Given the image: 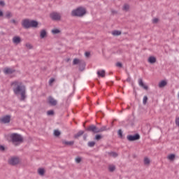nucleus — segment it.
Listing matches in <instances>:
<instances>
[{"label": "nucleus", "instance_id": "obj_11", "mask_svg": "<svg viewBox=\"0 0 179 179\" xmlns=\"http://www.w3.org/2000/svg\"><path fill=\"white\" fill-rule=\"evenodd\" d=\"M138 85L141 87H143L144 90H149V87L148 85H145V83H143V80H142V78L138 79Z\"/></svg>", "mask_w": 179, "mask_h": 179}, {"label": "nucleus", "instance_id": "obj_26", "mask_svg": "<svg viewBox=\"0 0 179 179\" xmlns=\"http://www.w3.org/2000/svg\"><path fill=\"white\" fill-rule=\"evenodd\" d=\"M95 145H96V142H94V141H89L87 143L88 148H94Z\"/></svg>", "mask_w": 179, "mask_h": 179}, {"label": "nucleus", "instance_id": "obj_57", "mask_svg": "<svg viewBox=\"0 0 179 179\" xmlns=\"http://www.w3.org/2000/svg\"><path fill=\"white\" fill-rule=\"evenodd\" d=\"M98 84H99V85L100 84V81H98Z\"/></svg>", "mask_w": 179, "mask_h": 179}, {"label": "nucleus", "instance_id": "obj_43", "mask_svg": "<svg viewBox=\"0 0 179 179\" xmlns=\"http://www.w3.org/2000/svg\"><path fill=\"white\" fill-rule=\"evenodd\" d=\"M116 66H118V68H122V63L121 62L116 63Z\"/></svg>", "mask_w": 179, "mask_h": 179}, {"label": "nucleus", "instance_id": "obj_46", "mask_svg": "<svg viewBox=\"0 0 179 179\" xmlns=\"http://www.w3.org/2000/svg\"><path fill=\"white\" fill-rule=\"evenodd\" d=\"M85 55L87 58H89L90 57V52H85Z\"/></svg>", "mask_w": 179, "mask_h": 179}, {"label": "nucleus", "instance_id": "obj_37", "mask_svg": "<svg viewBox=\"0 0 179 179\" xmlns=\"http://www.w3.org/2000/svg\"><path fill=\"white\" fill-rule=\"evenodd\" d=\"M47 114L48 115H54L55 113H54V110H50L47 111Z\"/></svg>", "mask_w": 179, "mask_h": 179}, {"label": "nucleus", "instance_id": "obj_17", "mask_svg": "<svg viewBox=\"0 0 179 179\" xmlns=\"http://www.w3.org/2000/svg\"><path fill=\"white\" fill-rule=\"evenodd\" d=\"M40 37L41 38H45V37H47V31L45 29H42L41 31Z\"/></svg>", "mask_w": 179, "mask_h": 179}, {"label": "nucleus", "instance_id": "obj_32", "mask_svg": "<svg viewBox=\"0 0 179 179\" xmlns=\"http://www.w3.org/2000/svg\"><path fill=\"white\" fill-rule=\"evenodd\" d=\"M148 96H144L143 99V104L144 106H146V103H148Z\"/></svg>", "mask_w": 179, "mask_h": 179}, {"label": "nucleus", "instance_id": "obj_50", "mask_svg": "<svg viewBox=\"0 0 179 179\" xmlns=\"http://www.w3.org/2000/svg\"><path fill=\"white\" fill-rule=\"evenodd\" d=\"M72 94H73V93H71V94H70L69 95V96H68V98H67V99H66V104H68V101H69V97H71Z\"/></svg>", "mask_w": 179, "mask_h": 179}, {"label": "nucleus", "instance_id": "obj_53", "mask_svg": "<svg viewBox=\"0 0 179 179\" xmlns=\"http://www.w3.org/2000/svg\"><path fill=\"white\" fill-rule=\"evenodd\" d=\"M3 16V12L0 10V17H2Z\"/></svg>", "mask_w": 179, "mask_h": 179}, {"label": "nucleus", "instance_id": "obj_45", "mask_svg": "<svg viewBox=\"0 0 179 179\" xmlns=\"http://www.w3.org/2000/svg\"><path fill=\"white\" fill-rule=\"evenodd\" d=\"M10 23H13V24H17V22L15 21V19H13L10 21Z\"/></svg>", "mask_w": 179, "mask_h": 179}, {"label": "nucleus", "instance_id": "obj_59", "mask_svg": "<svg viewBox=\"0 0 179 179\" xmlns=\"http://www.w3.org/2000/svg\"><path fill=\"white\" fill-rule=\"evenodd\" d=\"M83 127H85V124H83Z\"/></svg>", "mask_w": 179, "mask_h": 179}, {"label": "nucleus", "instance_id": "obj_47", "mask_svg": "<svg viewBox=\"0 0 179 179\" xmlns=\"http://www.w3.org/2000/svg\"><path fill=\"white\" fill-rule=\"evenodd\" d=\"M158 22H159V18H154L152 20V22L155 24L157 23Z\"/></svg>", "mask_w": 179, "mask_h": 179}, {"label": "nucleus", "instance_id": "obj_54", "mask_svg": "<svg viewBox=\"0 0 179 179\" xmlns=\"http://www.w3.org/2000/svg\"><path fill=\"white\" fill-rule=\"evenodd\" d=\"M112 13L114 15V14L117 13V11H115V10H112Z\"/></svg>", "mask_w": 179, "mask_h": 179}, {"label": "nucleus", "instance_id": "obj_62", "mask_svg": "<svg viewBox=\"0 0 179 179\" xmlns=\"http://www.w3.org/2000/svg\"><path fill=\"white\" fill-rule=\"evenodd\" d=\"M96 104H99V102H97Z\"/></svg>", "mask_w": 179, "mask_h": 179}, {"label": "nucleus", "instance_id": "obj_35", "mask_svg": "<svg viewBox=\"0 0 179 179\" xmlns=\"http://www.w3.org/2000/svg\"><path fill=\"white\" fill-rule=\"evenodd\" d=\"M150 164V159L149 158L145 157L144 159V164Z\"/></svg>", "mask_w": 179, "mask_h": 179}, {"label": "nucleus", "instance_id": "obj_36", "mask_svg": "<svg viewBox=\"0 0 179 179\" xmlns=\"http://www.w3.org/2000/svg\"><path fill=\"white\" fill-rule=\"evenodd\" d=\"M101 138H103V137L101 136V135H100V134H96V135L95 136L94 139H95V141H100V139H101Z\"/></svg>", "mask_w": 179, "mask_h": 179}, {"label": "nucleus", "instance_id": "obj_14", "mask_svg": "<svg viewBox=\"0 0 179 179\" xmlns=\"http://www.w3.org/2000/svg\"><path fill=\"white\" fill-rule=\"evenodd\" d=\"M13 43L14 44H20L22 43V38L20 36H14L13 38Z\"/></svg>", "mask_w": 179, "mask_h": 179}, {"label": "nucleus", "instance_id": "obj_56", "mask_svg": "<svg viewBox=\"0 0 179 179\" xmlns=\"http://www.w3.org/2000/svg\"><path fill=\"white\" fill-rule=\"evenodd\" d=\"M134 93H135V96H136V91H134Z\"/></svg>", "mask_w": 179, "mask_h": 179}, {"label": "nucleus", "instance_id": "obj_40", "mask_svg": "<svg viewBox=\"0 0 179 179\" xmlns=\"http://www.w3.org/2000/svg\"><path fill=\"white\" fill-rule=\"evenodd\" d=\"M98 115H99V117H101V118H103V117H104V113H103V112L99 111L98 112Z\"/></svg>", "mask_w": 179, "mask_h": 179}, {"label": "nucleus", "instance_id": "obj_49", "mask_svg": "<svg viewBox=\"0 0 179 179\" xmlns=\"http://www.w3.org/2000/svg\"><path fill=\"white\" fill-rule=\"evenodd\" d=\"M127 75H128V78H127L126 82L130 83L131 82V77L129 76V73H127Z\"/></svg>", "mask_w": 179, "mask_h": 179}, {"label": "nucleus", "instance_id": "obj_31", "mask_svg": "<svg viewBox=\"0 0 179 179\" xmlns=\"http://www.w3.org/2000/svg\"><path fill=\"white\" fill-rule=\"evenodd\" d=\"M117 135L119 136V138H120L121 139H122V138H124V136L122 134V129H119L117 131Z\"/></svg>", "mask_w": 179, "mask_h": 179}, {"label": "nucleus", "instance_id": "obj_7", "mask_svg": "<svg viewBox=\"0 0 179 179\" xmlns=\"http://www.w3.org/2000/svg\"><path fill=\"white\" fill-rule=\"evenodd\" d=\"M50 17L52 19V20H54L55 22H58L61 20V15L57 12H52L50 14Z\"/></svg>", "mask_w": 179, "mask_h": 179}, {"label": "nucleus", "instance_id": "obj_63", "mask_svg": "<svg viewBox=\"0 0 179 179\" xmlns=\"http://www.w3.org/2000/svg\"><path fill=\"white\" fill-rule=\"evenodd\" d=\"M178 16H179V13H178Z\"/></svg>", "mask_w": 179, "mask_h": 179}, {"label": "nucleus", "instance_id": "obj_61", "mask_svg": "<svg viewBox=\"0 0 179 179\" xmlns=\"http://www.w3.org/2000/svg\"><path fill=\"white\" fill-rule=\"evenodd\" d=\"M87 100H88V101H89V98H87Z\"/></svg>", "mask_w": 179, "mask_h": 179}, {"label": "nucleus", "instance_id": "obj_24", "mask_svg": "<svg viewBox=\"0 0 179 179\" xmlns=\"http://www.w3.org/2000/svg\"><path fill=\"white\" fill-rule=\"evenodd\" d=\"M122 10L124 12H128L129 10V5L128 3L124 4Z\"/></svg>", "mask_w": 179, "mask_h": 179}, {"label": "nucleus", "instance_id": "obj_19", "mask_svg": "<svg viewBox=\"0 0 179 179\" xmlns=\"http://www.w3.org/2000/svg\"><path fill=\"white\" fill-rule=\"evenodd\" d=\"M83 134H85L84 131H82V130L79 131L76 134L74 135L75 139H78V138L82 136Z\"/></svg>", "mask_w": 179, "mask_h": 179}, {"label": "nucleus", "instance_id": "obj_34", "mask_svg": "<svg viewBox=\"0 0 179 179\" xmlns=\"http://www.w3.org/2000/svg\"><path fill=\"white\" fill-rule=\"evenodd\" d=\"M115 171V166L112 165L109 166V171H110V173H113V171Z\"/></svg>", "mask_w": 179, "mask_h": 179}, {"label": "nucleus", "instance_id": "obj_3", "mask_svg": "<svg viewBox=\"0 0 179 179\" xmlns=\"http://www.w3.org/2000/svg\"><path fill=\"white\" fill-rule=\"evenodd\" d=\"M86 13V8H84L83 7H78L75 10H73L71 11V16L76 17H82L83 16H85V14Z\"/></svg>", "mask_w": 179, "mask_h": 179}, {"label": "nucleus", "instance_id": "obj_5", "mask_svg": "<svg viewBox=\"0 0 179 179\" xmlns=\"http://www.w3.org/2000/svg\"><path fill=\"white\" fill-rule=\"evenodd\" d=\"M127 139L129 142H135V141H139V139H141V135L138 133L134 135L129 134L127 136Z\"/></svg>", "mask_w": 179, "mask_h": 179}, {"label": "nucleus", "instance_id": "obj_9", "mask_svg": "<svg viewBox=\"0 0 179 179\" xmlns=\"http://www.w3.org/2000/svg\"><path fill=\"white\" fill-rule=\"evenodd\" d=\"M0 122H1V124H9L10 122V115H6L1 117Z\"/></svg>", "mask_w": 179, "mask_h": 179}, {"label": "nucleus", "instance_id": "obj_33", "mask_svg": "<svg viewBox=\"0 0 179 179\" xmlns=\"http://www.w3.org/2000/svg\"><path fill=\"white\" fill-rule=\"evenodd\" d=\"M54 135L55 136H59V135H61V131H59V130H55L54 131Z\"/></svg>", "mask_w": 179, "mask_h": 179}, {"label": "nucleus", "instance_id": "obj_52", "mask_svg": "<svg viewBox=\"0 0 179 179\" xmlns=\"http://www.w3.org/2000/svg\"><path fill=\"white\" fill-rule=\"evenodd\" d=\"M0 6H5V1H0Z\"/></svg>", "mask_w": 179, "mask_h": 179}, {"label": "nucleus", "instance_id": "obj_28", "mask_svg": "<svg viewBox=\"0 0 179 179\" xmlns=\"http://www.w3.org/2000/svg\"><path fill=\"white\" fill-rule=\"evenodd\" d=\"M113 36H121V31L115 30L112 32Z\"/></svg>", "mask_w": 179, "mask_h": 179}, {"label": "nucleus", "instance_id": "obj_6", "mask_svg": "<svg viewBox=\"0 0 179 179\" xmlns=\"http://www.w3.org/2000/svg\"><path fill=\"white\" fill-rule=\"evenodd\" d=\"M85 131H87V132H92V134H99V128L94 124L85 127Z\"/></svg>", "mask_w": 179, "mask_h": 179}, {"label": "nucleus", "instance_id": "obj_21", "mask_svg": "<svg viewBox=\"0 0 179 179\" xmlns=\"http://www.w3.org/2000/svg\"><path fill=\"white\" fill-rule=\"evenodd\" d=\"M38 173L39 176H44V174H45V169H44V168H39L38 169Z\"/></svg>", "mask_w": 179, "mask_h": 179}, {"label": "nucleus", "instance_id": "obj_2", "mask_svg": "<svg viewBox=\"0 0 179 179\" xmlns=\"http://www.w3.org/2000/svg\"><path fill=\"white\" fill-rule=\"evenodd\" d=\"M22 26L24 29H37L38 22L36 20L24 19L22 21Z\"/></svg>", "mask_w": 179, "mask_h": 179}, {"label": "nucleus", "instance_id": "obj_16", "mask_svg": "<svg viewBox=\"0 0 179 179\" xmlns=\"http://www.w3.org/2000/svg\"><path fill=\"white\" fill-rule=\"evenodd\" d=\"M110 130V128H107V126H102L100 129L98 128V134H100V132H104V131H108Z\"/></svg>", "mask_w": 179, "mask_h": 179}, {"label": "nucleus", "instance_id": "obj_42", "mask_svg": "<svg viewBox=\"0 0 179 179\" xmlns=\"http://www.w3.org/2000/svg\"><path fill=\"white\" fill-rule=\"evenodd\" d=\"M175 122H176V125H177V127H179V117H176Z\"/></svg>", "mask_w": 179, "mask_h": 179}, {"label": "nucleus", "instance_id": "obj_15", "mask_svg": "<svg viewBox=\"0 0 179 179\" xmlns=\"http://www.w3.org/2000/svg\"><path fill=\"white\" fill-rule=\"evenodd\" d=\"M96 73H97L99 78H105L106 77V71L105 70L98 71Z\"/></svg>", "mask_w": 179, "mask_h": 179}, {"label": "nucleus", "instance_id": "obj_12", "mask_svg": "<svg viewBox=\"0 0 179 179\" xmlns=\"http://www.w3.org/2000/svg\"><path fill=\"white\" fill-rule=\"evenodd\" d=\"M78 65L79 71H80V72H83V70L86 68V62H85L84 60H81Z\"/></svg>", "mask_w": 179, "mask_h": 179}, {"label": "nucleus", "instance_id": "obj_23", "mask_svg": "<svg viewBox=\"0 0 179 179\" xmlns=\"http://www.w3.org/2000/svg\"><path fill=\"white\" fill-rule=\"evenodd\" d=\"M62 143H63V145H67V146H72L73 145V143H75V142L63 141Z\"/></svg>", "mask_w": 179, "mask_h": 179}, {"label": "nucleus", "instance_id": "obj_60", "mask_svg": "<svg viewBox=\"0 0 179 179\" xmlns=\"http://www.w3.org/2000/svg\"><path fill=\"white\" fill-rule=\"evenodd\" d=\"M92 86H94V84H92Z\"/></svg>", "mask_w": 179, "mask_h": 179}, {"label": "nucleus", "instance_id": "obj_13", "mask_svg": "<svg viewBox=\"0 0 179 179\" xmlns=\"http://www.w3.org/2000/svg\"><path fill=\"white\" fill-rule=\"evenodd\" d=\"M15 72H16V70L12 69L10 68H6L4 69V73L6 75H12V73H15Z\"/></svg>", "mask_w": 179, "mask_h": 179}, {"label": "nucleus", "instance_id": "obj_55", "mask_svg": "<svg viewBox=\"0 0 179 179\" xmlns=\"http://www.w3.org/2000/svg\"><path fill=\"white\" fill-rule=\"evenodd\" d=\"M120 80V78L116 77V80Z\"/></svg>", "mask_w": 179, "mask_h": 179}, {"label": "nucleus", "instance_id": "obj_27", "mask_svg": "<svg viewBox=\"0 0 179 179\" xmlns=\"http://www.w3.org/2000/svg\"><path fill=\"white\" fill-rule=\"evenodd\" d=\"M167 159H169V160H170L171 162H173V160H174V159H176V155L174 154H171L167 157Z\"/></svg>", "mask_w": 179, "mask_h": 179}, {"label": "nucleus", "instance_id": "obj_51", "mask_svg": "<svg viewBox=\"0 0 179 179\" xmlns=\"http://www.w3.org/2000/svg\"><path fill=\"white\" fill-rule=\"evenodd\" d=\"M83 140H84V141H87V134H85L83 135Z\"/></svg>", "mask_w": 179, "mask_h": 179}, {"label": "nucleus", "instance_id": "obj_22", "mask_svg": "<svg viewBox=\"0 0 179 179\" xmlns=\"http://www.w3.org/2000/svg\"><path fill=\"white\" fill-rule=\"evenodd\" d=\"M13 16V15L12 14V13L10 11H7L4 15V17L6 19H10V17H12Z\"/></svg>", "mask_w": 179, "mask_h": 179}, {"label": "nucleus", "instance_id": "obj_30", "mask_svg": "<svg viewBox=\"0 0 179 179\" xmlns=\"http://www.w3.org/2000/svg\"><path fill=\"white\" fill-rule=\"evenodd\" d=\"M52 34H59V33H61V30L58 29H54L52 30Z\"/></svg>", "mask_w": 179, "mask_h": 179}, {"label": "nucleus", "instance_id": "obj_1", "mask_svg": "<svg viewBox=\"0 0 179 179\" xmlns=\"http://www.w3.org/2000/svg\"><path fill=\"white\" fill-rule=\"evenodd\" d=\"M11 86H13V92L15 96L21 95V101L26 100V85H22V83H19L18 81H14L11 83Z\"/></svg>", "mask_w": 179, "mask_h": 179}, {"label": "nucleus", "instance_id": "obj_10", "mask_svg": "<svg viewBox=\"0 0 179 179\" xmlns=\"http://www.w3.org/2000/svg\"><path fill=\"white\" fill-rule=\"evenodd\" d=\"M48 104H50V106H52V107H55V106H57V104H58V102L57 101V100H55L51 96H50L48 98Z\"/></svg>", "mask_w": 179, "mask_h": 179}, {"label": "nucleus", "instance_id": "obj_38", "mask_svg": "<svg viewBox=\"0 0 179 179\" xmlns=\"http://www.w3.org/2000/svg\"><path fill=\"white\" fill-rule=\"evenodd\" d=\"M26 48H29V50H31V48H33V45L30 43H26Z\"/></svg>", "mask_w": 179, "mask_h": 179}, {"label": "nucleus", "instance_id": "obj_25", "mask_svg": "<svg viewBox=\"0 0 179 179\" xmlns=\"http://www.w3.org/2000/svg\"><path fill=\"white\" fill-rule=\"evenodd\" d=\"M82 60L78 59V58H75L73 61V65H79L80 64V62Z\"/></svg>", "mask_w": 179, "mask_h": 179}, {"label": "nucleus", "instance_id": "obj_44", "mask_svg": "<svg viewBox=\"0 0 179 179\" xmlns=\"http://www.w3.org/2000/svg\"><path fill=\"white\" fill-rule=\"evenodd\" d=\"M54 82H55V78H50L49 80V85H51L52 83H54Z\"/></svg>", "mask_w": 179, "mask_h": 179}, {"label": "nucleus", "instance_id": "obj_4", "mask_svg": "<svg viewBox=\"0 0 179 179\" xmlns=\"http://www.w3.org/2000/svg\"><path fill=\"white\" fill-rule=\"evenodd\" d=\"M10 138L13 143H22L23 142V137L22 135L17 133L12 134Z\"/></svg>", "mask_w": 179, "mask_h": 179}, {"label": "nucleus", "instance_id": "obj_20", "mask_svg": "<svg viewBox=\"0 0 179 179\" xmlns=\"http://www.w3.org/2000/svg\"><path fill=\"white\" fill-rule=\"evenodd\" d=\"M167 85V81L162 80V81L159 82V87H164V86Z\"/></svg>", "mask_w": 179, "mask_h": 179}, {"label": "nucleus", "instance_id": "obj_64", "mask_svg": "<svg viewBox=\"0 0 179 179\" xmlns=\"http://www.w3.org/2000/svg\"><path fill=\"white\" fill-rule=\"evenodd\" d=\"M110 74L113 73L112 72L110 73Z\"/></svg>", "mask_w": 179, "mask_h": 179}, {"label": "nucleus", "instance_id": "obj_18", "mask_svg": "<svg viewBox=\"0 0 179 179\" xmlns=\"http://www.w3.org/2000/svg\"><path fill=\"white\" fill-rule=\"evenodd\" d=\"M156 58L154 57V56H150L149 58H148V62L149 64H155L156 63Z\"/></svg>", "mask_w": 179, "mask_h": 179}, {"label": "nucleus", "instance_id": "obj_58", "mask_svg": "<svg viewBox=\"0 0 179 179\" xmlns=\"http://www.w3.org/2000/svg\"><path fill=\"white\" fill-rule=\"evenodd\" d=\"M131 126H134V123L131 124Z\"/></svg>", "mask_w": 179, "mask_h": 179}, {"label": "nucleus", "instance_id": "obj_48", "mask_svg": "<svg viewBox=\"0 0 179 179\" xmlns=\"http://www.w3.org/2000/svg\"><path fill=\"white\" fill-rule=\"evenodd\" d=\"M106 85L108 86H112V85H114V82H113V81L108 82V83H106Z\"/></svg>", "mask_w": 179, "mask_h": 179}, {"label": "nucleus", "instance_id": "obj_29", "mask_svg": "<svg viewBox=\"0 0 179 179\" xmlns=\"http://www.w3.org/2000/svg\"><path fill=\"white\" fill-rule=\"evenodd\" d=\"M109 156H112V157H118V154L115 152H108Z\"/></svg>", "mask_w": 179, "mask_h": 179}, {"label": "nucleus", "instance_id": "obj_39", "mask_svg": "<svg viewBox=\"0 0 179 179\" xmlns=\"http://www.w3.org/2000/svg\"><path fill=\"white\" fill-rule=\"evenodd\" d=\"M80 162H82V158H80V157L76 158V163L79 164V163H80Z\"/></svg>", "mask_w": 179, "mask_h": 179}, {"label": "nucleus", "instance_id": "obj_41", "mask_svg": "<svg viewBox=\"0 0 179 179\" xmlns=\"http://www.w3.org/2000/svg\"><path fill=\"white\" fill-rule=\"evenodd\" d=\"M5 146L0 145V151L1 152H5Z\"/></svg>", "mask_w": 179, "mask_h": 179}, {"label": "nucleus", "instance_id": "obj_8", "mask_svg": "<svg viewBox=\"0 0 179 179\" xmlns=\"http://www.w3.org/2000/svg\"><path fill=\"white\" fill-rule=\"evenodd\" d=\"M19 158L16 157H13L8 160V164L10 166H17V164H19Z\"/></svg>", "mask_w": 179, "mask_h": 179}]
</instances>
